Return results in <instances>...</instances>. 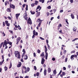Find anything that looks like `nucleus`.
<instances>
[{"mask_svg": "<svg viewBox=\"0 0 78 78\" xmlns=\"http://www.w3.org/2000/svg\"><path fill=\"white\" fill-rule=\"evenodd\" d=\"M44 62H45V59H44V58H42L41 59V64H44Z\"/></svg>", "mask_w": 78, "mask_h": 78, "instance_id": "8", "label": "nucleus"}, {"mask_svg": "<svg viewBox=\"0 0 78 78\" xmlns=\"http://www.w3.org/2000/svg\"><path fill=\"white\" fill-rule=\"evenodd\" d=\"M36 75L37 76H39V73L37 72L36 73Z\"/></svg>", "mask_w": 78, "mask_h": 78, "instance_id": "35", "label": "nucleus"}, {"mask_svg": "<svg viewBox=\"0 0 78 78\" xmlns=\"http://www.w3.org/2000/svg\"><path fill=\"white\" fill-rule=\"evenodd\" d=\"M23 58H21V62H24V61H23Z\"/></svg>", "mask_w": 78, "mask_h": 78, "instance_id": "62", "label": "nucleus"}, {"mask_svg": "<svg viewBox=\"0 0 78 78\" xmlns=\"http://www.w3.org/2000/svg\"><path fill=\"white\" fill-rule=\"evenodd\" d=\"M38 3H39V2L37 1H35V3H34L35 5H37V4H38Z\"/></svg>", "mask_w": 78, "mask_h": 78, "instance_id": "22", "label": "nucleus"}, {"mask_svg": "<svg viewBox=\"0 0 78 78\" xmlns=\"http://www.w3.org/2000/svg\"><path fill=\"white\" fill-rule=\"evenodd\" d=\"M33 55H34V57H36V53H35V52L34 53Z\"/></svg>", "mask_w": 78, "mask_h": 78, "instance_id": "47", "label": "nucleus"}, {"mask_svg": "<svg viewBox=\"0 0 78 78\" xmlns=\"http://www.w3.org/2000/svg\"><path fill=\"white\" fill-rule=\"evenodd\" d=\"M61 73H62V70H61L60 71V72L58 74V75H60V74H61Z\"/></svg>", "mask_w": 78, "mask_h": 78, "instance_id": "50", "label": "nucleus"}, {"mask_svg": "<svg viewBox=\"0 0 78 78\" xmlns=\"http://www.w3.org/2000/svg\"><path fill=\"white\" fill-rule=\"evenodd\" d=\"M21 39V38H20V37H18L16 39V42H20V41Z\"/></svg>", "mask_w": 78, "mask_h": 78, "instance_id": "17", "label": "nucleus"}, {"mask_svg": "<svg viewBox=\"0 0 78 78\" xmlns=\"http://www.w3.org/2000/svg\"><path fill=\"white\" fill-rule=\"evenodd\" d=\"M37 52L38 53H41V50H40L39 49H37Z\"/></svg>", "mask_w": 78, "mask_h": 78, "instance_id": "38", "label": "nucleus"}, {"mask_svg": "<svg viewBox=\"0 0 78 78\" xmlns=\"http://www.w3.org/2000/svg\"><path fill=\"white\" fill-rule=\"evenodd\" d=\"M46 41L47 44H48V40L47 39H46Z\"/></svg>", "mask_w": 78, "mask_h": 78, "instance_id": "57", "label": "nucleus"}, {"mask_svg": "<svg viewBox=\"0 0 78 78\" xmlns=\"http://www.w3.org/2000/svg\"><path fill=\"white\" fill-rule=\"evenodd\" d=\"M63 69L64 70H66V68L65 67H63Z\"/></svg>", "mask_w": 78, "mask_h": 78, "instance_id": "58", "label": "nucleus"}, {"mask_svg": "<svg viewBox=\"0 0 78 78\" xmlns=\"http://www.w3.org/2000/svg\"><path fill=\"white\" fill-rule=\"evenodd\" d=\"M71 53H75V51H72L71 52Z\"/></svg>", "mask_w": 78, "mask_h": 78, "instance_id": "51", "label": "nucleus"}, {"mask_svg": "<svg viewBox=\"0 0 78 78\" xmlns=\"http://www.w3.org/2000/svg\"><path fill=\"white\" fill-rule=\"evenodd\" d=\"M6 11L7 12H11V10L10 8H8L7 9H6Z\"/></svg>", "mask_w": 78, "mask_h": 78, "instance_id": "18", "label": "nucleus"}, {"mask_svg": "<svg viewBox=\"0 0 78 78\" xmlns=\"http://www.w3.org/2000/svg\"><path fill=\"white\" fill-rule=\"evenodd\" d=\"M33 35L32 37V38H34L35 37V36H37L38 35V33L37 32H36L35 30H34L33 31Z\"/></svg>", "mask_w": 78, "mask_h": 78, "instance_id": "4", "label": "nucleus"}, {"mask_svg": "<svg viewBox=\"0 0 78 78\" xmlns=\"http://www.w3.org/2000/svg\"><path fill=\"white\" fill-rule=\"evenodd\" d=\"M62 75L63 76H65V75H66V73H65L64 72H62Z\"/></svg>", "mask_w": 78, "mask_h": 78, "instance_id": "41", "label": "nucleus"}, {"mask_svg": "<svg viewBox=\"0 0 78 78\" xmlns=\"http://www.w3.org/2000/svg\"><path fill=\"white\" fill-rule=\"evenodd\" d=\"M14 54L15 55V57H17V59H20V52H19L18 51H15Z\"/></svg>", "mask_w": 78, "mask_h": 78, "instance_id": "1", "label": "nucleus"}, {"mask_svg": "<svg viewBox=\"0 0 78 78\" xmlns=\"http://www.w3.org/2000/svg\"><path fill=\"white\" fill-rule=\"evenodd\" d=\"M53 72L54 73L55 75H56V70H54Z\"/></svg>", "mask_w": 78, "mask_h": 78, "instance_id": "34", "label": "nucleus"}, {"mask_svg": "<svg viewBox=\"0 0 78 78\" xmlns=\"http://www.w3.org/2000/svg\"><path fill=\"white\" fill-rule=\"evenodd\" d=\"M64 11L63 10H61L60 11V12L61 13V12H63Z\"/></svg>", "mask_w": 78, "mask_h": 78, "instance_id": "63", "label": "nucleus"}, {"mask_svg": "<svg viewBox=\"0 0 78 78\" xmlns=\"http://www.w3.org/2000/svg\"><path fill=\"white\" fill-rule=\"evenodd\" d=\"M5 6H7L8 4V5L9 4V1H6L5 2Z\"/></svg>", "mask_w": 78, "mask_h": 78, "instance_id": "9", "label": "nucleus"}, {"mask_svg": "<svg viewBox=\"0 0 78 78\" xmlns=\"http://www.w3.org/2000/svg\"><path fill=\"white\" fill-rule=\"evenodd\" d=\"M78 39V38H75L73 40H72V42H74V41H75L76 40H77Z\"/></svg>", "mask_w": 78, "mask_h": 78, "instance_id": "48", "label": "nucleus"}, {"mask_svg": "<svg viewBox=\"0 0 78 78\" xmlns=\"http://www.w3.org/2000/svg\"><path fill=\"white\" fill-rule=\"evenodd\" d=\"M24 59L25 60H27V59H28V55H25L24 56Z\"/></svg>", "mask_w": 78, "mask_h": 78, "instance_id": "20", "label": "nucleus"}, {"mask_svg": "<svg viewBox=\"0 0 78 78\" xmlns=\"http://www.w3.org/2000/svg\"><path fill=\"white\" fill-rule=\"evenodd\" d=\"M64 58H65V56L64 55H62V56L61 57V58L62 59H64Z\"/></svg>", "mask_w": 78, "mask_h": 78, "instance_id": "42", "label": "nucleus"}, {"mask_svg": "<svg viewBox=\"0 0 78 78\" xmlns=\"http://www.w3.org/2000/svg\"><path fill=\"white\" fill-rule=\"evenodd\" d=\"M60 27H62V24L61 23H59V24L58 25L57 28L58 30H59V28H60Z\"/></svg>", "mask_w": 78, "mask_h": 78, "instance_id": "11", "label": "nucleus"}, {"mask_svg": "<svg viewBox=\"0 0 78 78\" xmlns=\"http://www.w3.org/2000/svg\"><path fill=\"white\" fill-rule=\"evenodd\" d=\"M27 23L28 24H30V25H31L32 24V22L30 18H29L27 20Z\"/></svg>", "mask_w": 78, "mask_h": 78, "instance_id": "5", "label": "nucleus"}, {"mask_svg": "<svg viewBox=\"0 0 78 78\" xmlns=\"http://www.w3.org/2000/svg\"><path fill=\"white\" fill-rule=\"evenodd\" d=\"M3 42L0 44V48H2V45H3Z\"/></svg>", "mask_w": 78, "mask_h": 78, "instance_id": "37", "label": "nucleus"}, {"mask_svg": "<svg viewBox=\"0 0 78 78\" xmlns=\"http://www.w3.org/2000/svg\"><path fill=\"white\" fill-rule=\"evenodd\" d=\"M68 59V58L66 57L65 59V62H67V60Z\"/></svg>", "mask_w": 78, "mask_h": 78, "instance_id": "52", "label": "nucleus"}, {"mask_svg": "<svg viewBox=\"0 0 78 78\" xmlns=\"http://www.w3.org/2000/svg\"><path fill=\"white\" fill-rule=\"evenodd\" d=\"M74 55V58H77V55Z\"/></svg>", "mask_w": 78, "mask_h": 78, "instance_id": "64", "label": "nucleus"}, {"mask_svg": "<svg viewBox=\"0 0 78 78\" xmlns=\"http://www.w3.org/2000/svg\"><path fill=\"white\" fill-rule=\"evenodd\" d=\"M47 45L48 47V49L49 50H50V45H49V44H47Z\"/></svg>", "mask_w": 78, "mask_h": 78, "instance_id": "36", "label": "nucleus"}, {"mask_svg": "<svg viewBox=\"0 0 78 78\" xmlns=\"http://www.w3.org/2000/svg\"><path fill=\"white\" fill-rule=\"evenodd\" d=\"M44 51L45 53V59H47V57H48V53L47 52L48 49L46 45H44Z\"/></svg>", "mask_w": 78, "mask_h": 78, "instance_id": "3", "label": "nucleus"}, {"mask_svg": "<svg viewBox=\"0 0 78 78\" xmlns=\"http://www.w3.org/2000/svg\"><path fill=\"white\" fill-rule=\"evenodd\" d=\"M8 19H9V20H11V17H10V16H8L7 17Z\"/></svg>", "mask_w": 78, "mask_h": 78, "instance_id": "53", "label": "nucleus"}, {"mask_svg": "<svg viewBox=\"0 0 78 78\" xmlns=\"http://www.w3.org/2000/svg\"><path fill=\"white\" fill-rule=\"evenodd\" d=\"M5 24L6 25L8 23V21L6 20L5 21Z\"/></svg>", "mask_w": 78, "mask_h": 78, "instance_id": "46", "label": "nucleus"}, {"mask_svg": "<svg viewBox=\"0 0 78 78\" xmlns=\"http://www.w3.org/2000/svg\"><path fill=\"white\" fill-rule=\"evenodd\" d=\"M70 2L71 3H72L73 2V0H70Z\"/></svg>", "mask_w": 78, "mask_h": 78, "instance_id": "60", "label": "nucleus"}, {"mask_svg": "<svg viewBox=\"0 0 78 78\" xmlns=\"http://www.w3.org/2000/svg\"><path fill=\"white\" fill-rule=\"evenodd\" d=\"M31 6L32 7H34L35 6L34 3H32L31 4Z\"/></svg>", "mask_w": 78, "mask_h": 78, "instance_id": "31", "label": "nucleus"}, {"mask_svg": "<svg viewBox=\"0 0 78 78\" xmlns=\"http://www.w3.org/2000/svg\"><path fill=\"white\" fill-rule=\"evenodd\" d=\"M52 60L54 61H55V58H52Z\"/></svg>", "mask_w": 78, "mask_h": 78, "instance_id": "59", "label": "nucleus"}, {"mask_svg": "<svg viewBox=\"0 0 78 78\" xmlns=\"http://www.w3.org/2000/svg\"><path fill=\"white\" fill-rule=\"evenodd\" d=\"M23 53L24 54H25L26 51H25V49H23Z\"/></svg>", "mask_w": 78, "mask_h": 78, "instance_id": "29", "label": "nucleus"}, {"mask_svg": "<svg viewBox=\"0 0 78 78\" xmlns=\"http://www.w3.org/2000/svg\"><path fill=\"white\" fill-rule=\"evenodd\" d=\"M34 70H37V68H36V66H34Z\"/></svg>", "mask_w": 78, "mask_h": 78, "instance_id": "45", "label": "nucleus"}, {"mask_svg": "<svg viewBox=\"0 0 78 78\" xmlns=\"http://www.w3.org/2000/svg\"><path fill=\"white\" fill-rule=\"evenodd\" d=\"M41 23H42V22H40L38 24L37 27H40V26H41Z\"/></svg>", "mask_w": 78, "mask_h": 78, "instance_id": "32", "label": "nucleus"}, {"mask_svg": "<svg viewBox=\"0 0 78 78\" xmlns=\"http://www.w3.org/2000/svg\"><path fill=\"white\" fill-rule=\"evenodd\" d=\"M40 39H41V40H44V38H43L41 37H40Z\"/></svg>", "mask_w": 78, "mask_h": 78, "instance_id": "61", "label": "nucleus"}, {"mask_svg": "<svg viewBox=\"0 0 78 78\" xmlns=\"http://www.w3.org/2000/svg\"><path fill=\"white\" fill-rule=\"evenodd\" d=\"M42 21H43V20H41L40 18H38L37 21V22H42Z\"/></svg>", "mask_w": 78, "mask_h": 78, "instance_id": "12", "label": "nucleus"}, {"mask_svg": "<svg viewBox=\"0 0 78 78\" xmlns=\"http://www.w3.org/2000/svg\"><path fill=\"white\" fill-rule=\"evenodd\" d=\"M4 69L5 71H6L7 70H8V68L6 66L4 67Z\"/></svg>", "mask_w": 78, "mask_h": 78, "instance_id": "26", "label": "nucleus"}, {"mask_svg": "<svg viewBox=\"0 0 78 78\" xmlns=\"http://www.w3.org/2000/svg\"><path fill=\"white\" fill-rule=\"evenodd\" d=\"M60 33H61V34H63V32H62V30H60L59 31Z\"/></svg>", "mask_w": 78, "mask_h": 78, "instance_id": "43", "label": "nucleus"}, {"mask_svg": "<svg viewBox=\"0 0 78 78\" xmlns=\"http://www.w3.org/2000/svg\"><path fill=\"white\" fill-rule=\"evenodd\" d=\"M48 73H50L51 72V69L50 68H49L48 69Z\"/></svg>", "mask_w": 78, "mask_h": 78, "instance_id": "21", "label": "nucleus"}, {"mask_svg": "<svg viewBox=\"0 0 78 78\" xmlns=\"http://www.w3.org/2000/svg\"><path fill=\"white\" fill-rule=\"evenodd\" d=\"M3 62H4V60H3L2 62H0V66H2L3 63Z\"/></svg>", "mask_w": 78, "mask_h": 78, "instance_id": "28", "label": "nucleus"}, {"mask_svg": "<svg viewBox=\"0 0 78 78\" xmlns=\"http://www.w3.org/2000/svg\"><path fill=\"white\" fill-rule=\"evenodd\" d=\"M8 44H9V45H10L11 46H12V42H11V41H8Z\"/></svg>", "mask_w": 78, "mask_h": 78, "instance_id": "30", "label": "nucleus"}, {"mask_svg": "<svg viewBox=\"0 0 78 78\" xmlns=\"http://www.w3.org/2000/svg\"><path fill=\"white\" fill-rule=\"evenodd\" d=\"M71 17L72 19H75V16L72 13L71 15Z\"/></svg>", "mask_w": 78, "mask_h": 78, "instance_id": "14", "label": "nucleus"}, {"mask_svg": "<svg viewBox=\"0 0 78 78\" xmlns=\"http://www.w3.org/2000/svg\"><path fill=\"white\" fill-rule=\"evenodd\" d=\"M37 17H38V16H40V14H41V12H37Z\"/></svg>", "mask_w": 78, "mask_h": 78, "instance_id": "39", "label": "nucleus"}, {"mask_svg": "<svg viewBox=\"0 0 78 78\" xmlns=\"http://www.w3.org/2000/svg\"><path fill=\"white\" fill-rule=\"evenodd\" d=\"M66 22L68 25H69V23L68 22V20L67 19H66Z\"/></svg>", "mask_w": 78, "mask_h": 78, "instance_id": "33", "label": "nucleus"}, {"mask_svg": "<svg viewBox=\"0 0 78 78\" xmlns=\"http://www.w3.org/2000/svg\"><path fill=\"white\" fill-rule=\"evenodd\" d=\"M5 22H3L2 23V26L5 27Z\"/></svg>", "mask_w": 78, "mask_h": 78, "instance_id": "44", "label": "nucleus"}, {"mask_svg": "<svg viewBox=\"0 0 78 78\" xmlns=\"http://www.w3.org/2000/svg\"><path fill=\"white\" fill-rule=\"evenodd\" d=\"M30 12L31 13V14L32 15L34 14H35V12H33L32 10H31L30 11Z\"/></svg>", "mask_w": 78, "mask_h": 78, "instance_id": "23", "label": "nucleus"}, {"mask_svg": "<svg viewBox=\"0 0 78 78\" xmlns=\"http://www.w3.org/2000/svg\"><path fill=\"white\" fill-rule=\"evenodd\" d=\"M8 41H6L5 40L4 41V44L6 46L7 45V44H8Z\"/></svg>", "mask_w": 78, "mask_h": 78, "instance_id": "15", "label": "nucleus"}, {"mask_svg": "<svg viewBox=\"0 0 78 78\" xmlns=\"http://www.w3.org/2000/svg\"><path fill=\"white\" fill-rule=\"evenodd\" d=\"M27 72H29V71H30V68L29 67L27 68Z\"/></svg>", "mask_w": 78, "mask_h": 78, "instance_id": "49", "label": "nucleus"}, {"mask_svg": "<svg viewBox=\"0 0 78 78\" xmlns=\"http://www.w3.org/2000/svg\"><path fill=\"white\" fill-rule=\"evenodd\" d=\"M41 56H42L43 58H45V54H44V52H43L40 55Z\"/></svg>", "mask_w": 78, "mask_h": 78, "instance_id": "13", "label": "nucleus"}, {"mask_svg": "<svg viewBox=\"0 0 78 78\" xmlns=\"http://www.w3.org/2000/svg\"><path fill=\"white\" fill-rule=\"evenodd\" d=\"M48 9H51V6H49L47 7Z\"/></svg>", "mask_w": 78, "mask_h": 78, "instance_id": "56", "label": "nucleus"}, {"mask_svg": "<svg viewBox=\"0 0 78 78\" xmlns=\"http://www.w3.org/2000/svg\"><path fill=\"white\" fill-rule=\"evenodd\" d=\"M40 8V5L38 6L37 7V10L38 9H39Z\"/></svg>", "mask_w": 78, "mask_h": 78, "instance_id": "55", "label": "nucleus"}, {"mask_svg": "<svg viewBox=\"0 0 78 78\" xmlns=\"http://www.w3.org/2000/svg\"><path fill=\"white\" fill-rule=\"evenodd\" d=\"M66 52H67V51H66V50H65L63 52L64 54H66Z\"/></svg>", "mask_w": 78, "mask_h": 78, "instance_id": "54", "label": "nucleus"}, {"mask_svg": "<svg viewBox=\"0 0 78 78\" xmlns=\"http://www.w3.org/2000/svg\"><path fill=\"white\" fill-rule=\"evenodd\" d=\"M74 58V55H72L71 56L70 59H74V58Z\"/></svg>", "mask_w": 78, "mask_h": 78, "instance_id": "25", "label": "nucleus"}, {"mask_svg": "<svg viewBox=\"0 0 78 78\" xmlns=\"http://www.w3.org/2000/svg\"><path fill=\"white\" fill-rule=\"evenodd\" d=\"M10 8H12V9H15V6L13 4H11L10 3V4L9 5Z\"/></svg>", "mask_w": 78, "mask_h": 78, "instance_id": "6", "label": "nucleus"}, {"mask_svg": "<svg viewBox=\"0 0 78 78\" xmlns=\"http://www.w3.org/2000/svg\"><path fill=\"white\" fill-rule=\"evenodd\" d=\"M44 75H47V69H45L44 70Z\"/></svg>", "mask_w": 78, "mask_h": 78, "instance_id": "19", "label": "nucleus"}, {"mask_svg": "<svg viewBox=\"0 0 78 78\" xmlns=\"http://www.w3.org/2000/svg\"><path fill=\"white\" fill-rule=\"evenodd\" d=\"M28 16V15L27 14V13L26 12L25 13V15L23 16V17L24 19H25V20H27L28 19V17H27V16Z\"/></svg>", "mask_w": 78, "mask_h": 78, "instance_id": "10", "label": "nucleus"}, {"mask_svg": "<svg viewBox=\"0 0 78 78\" xmlns=\"http://www.w3.org/2000/svg\"><path fill=\"white\" fill-rule=\"evenodd\" d=\"M12 67V63H11V61L10 62V65L9 67V69H11Z\"/></svg>", "mask_w": 78, "mask_h": 78, "instance_id": "27", "label": "nucleus"}, {"mask_svg": "<svg viewBox=\"0 0 78 78\" xmlns=\"http://www.w3.org/2000/svg\"><path fill=\"white\" fill-rule=\"evenodd\" d=\"M73 31H74L75 32H76V27H74L73 28Z\"/></svg>", "mask_w": 78, "mask_h": 78, "instance_id": "24", "label": "nucleus"}, {"mask_svg": "<svg viewBox=\"0 0 78 78\" xmlns=\"http://www.w3.org/2000/svg\"><path fill=\"white\" fill-rule=\"evenodd\" d=\"M22 66V63L21 62H19V64L17 65V67H20Z\"/></svg>", "mask_w": 78, "mask_h": 78, "instance_id": "7", "label": "nucleus"}, {"mask_svg": "<svg viewBox=\"0 0 78 78\" xmlns=\"http://www.w3.org/2000/svg\"><path fill=\"white\" fill-rule=\"evenodd\" d=\"M22 73L23 74L24 73H27V67L24 66H23L22 67Z\"/></svg>", "mask_w": 78, "mask_h": 78, "instance_id": "2", "label": "nucleus"}, {"mask_svg": "<svg viewBox=\"0 0 78 78\" xmlns=\"http://www.w3.org/2000/svg\"><path fill=\"white\" fill-rule=\"evenodd\" d=\"M46 14H47V16H49V15H50V13L48 12H47L46 13Z\"/></svg>", "mask_w": 78, "mask_h": 78, "instance_id": "40", "label": "nucleus"}, {"mask_svg": "<svg viewBox=\"0 0 78 78\" xmlns=\"http://www.w3.org/2000/svg\"><path fill=\"white\" fill-rule=\"evenodd\" d=\"M20 16V13L19 14H16V18H17V20L18 19V18L19 17V16Z\"/></svg>", "mask_w": 78, "mask_h": 78, "instance_id": "16", "label": "nucleus"}]
</instances>
